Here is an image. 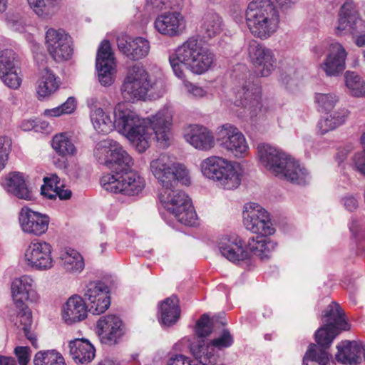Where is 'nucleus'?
Here are the masks:
<instances>
[{"instance_id":"8fccbe9b","label":"nucleus","mask_w":365,"mask_h":365,"mask_svg":"<svg viewBox=\"0 0 365 365\" xmlns=\"http://www.w3.org/2000/svg\"><path fill=\"white\" fill-rule=\"evenodd\" d=\"M364 153H358L354 157L355 169L361 174L365 175V132L361 138Z\"/></svg>"},{"instance_id":"4c0bfd02","label":"nucleus","mask_w":365,"mask_h":365,"mask_svg":"<svg viewBox=\"0 0 365 365\" xmlns=\"http://www.w3.org/2000/svg\"><path fill=\"white\" fill-rule=\"evenodd\" d=\"M60 258L64 269L68 272H81L84 268L83 259L75 250H66L61 253Z\"/></svg>"},{"instance_id":"20e7f679","label":"nucleus","mask_w":365,"mask_h":365,"mask_svg":"<svg viewBox=\"0 0 365 365\" xmlns=\"http://www.w3.org/2000/svg\"><path fill=\"white\" fill-rule=\"evenodd\" d=\"M215 60V54L203 46L197 36L189 38L169 56L173 71L180 79L185 77V68L193 73L202 74L211 68Z\"/></svg>"},{"instance_id":"ea45409f","label":"nucleus","mask_w":365,"mask_h":365,"mask_svg":"<svg viewBox=\"0 0 365 365\" xmlns=\"http://www.w3.org/2000/svg\"><path fill=\"white\" fill-rule=\"evenodd\" d=\"M19 309L18 317L19 318L20 327L22 329L24 336L31 342V345L37 349L38 347L36 334L31 331L32 324L31 312L24 304V307H17Z\"/></svg>"},{"instance_id":"b1692460","label":"nucleus","mask_w":365,"mask_h":365,"mask_svg":"<svg viewBox=\"0 0 365 365\" xmlns=\"http://www.w3.org/2000/svg\"><path fill=\"white\" fill-rule=\"evenodd\" d=\"M11 293L16 307H24L25 302H36L38 299L34 280L27 275L21 276L13 281Z\"/></svg>"},{"instance_id":"2eb2a0df","label":"nucleus","mask_w":365,"mask_h":365,"mask_svg":"<svg viewBox=\"0 0 365 365\" xmlns=\"http://www.w3.org/2000/svg\"><path fill=\"white\" fill-rule=\"evenodd\" d=\"M216 138L223 148L237 158L245 157L249 153V145L245 135L231 124L227 123L219 128Z\"/></svg>"},{"instance_id":"423d86ee","label":"nucleus","mask_w":365,"mask_h":365,"mask_svg":"<svg viewBox=\"0 0 365 365\" xmlns=\"http://www.w3.org/2000/svg\"><path fill=\"white\" fill-rule=\"evenodd\" d=\"M266 236L259 234L250 237L247 245L248 251L244 247L242 240L237 235H224L219 239L218 248L222 255L232 262L247 259L251 253L261 259H268L277 244Z\"/></svg>"},{"instance_id":"0eeeda50","label":"nucleus","mask_w":365,"mask_h":365,"mask_svg":"<svg viewBox=\"0 0 365 365\" xmlns=\"http://www.w3.org/2000/svg\"><path fill=\"white\" fill-rule=\"evenodd\" d=\"M247 26L251 34L260 39H267L277 30L279 14L269 0H253L245 11Z\"/></svg>"},{"instance_id":"69168bd1","label":"nucleus","mask_w":365,"mask_h":365,"mask_svg":"<svg viewBox=\"0 0 365 365\" xmlns=\"http://www.w3.org/2000/svg\"><path fill=\"white\" fill-rule=\"evenodd\" d=\"M0 365H16V363L12 357L0 356Z\"/></svg>"},{"instance_id":"f8f14e48","label":"nucleus","mask_w":365,"mask_h":365,"mask_svg":"<svg viewBox=\"0 0 365 365\" xmlns=\"http://www.w3.org/2000/svg\"><path fill=\"white\" fill-rule=\"evenodd\" d=\"M158 82L152 83L143 66L134 65L128 71L120 88L125 101L134 103L143 99L148 92L157 87Z\"/></svg>"},{"instance_id":"864d4df0","label":"nucleus","mask_w":365,"mask_h":365,"mask_svg":"<svg viewBox=\"0 0 365 365\" xmlns=\"http://www.w3.org/2000/svg\"><path fill=\"white\" fill-rule=\"evenodd\" d=\"M362 219L352 217L349 225V230L355 236H359L361 232L365 230V226Z\"/></svg>"},{"instance_id":"4d7b16f0","label":"nucleus","mask_w":365,"mask_h":365,"mask_svg":"<svg viewBox=\"0 0 365 365\" xmlns=\"http://www.w3.org/2000/svg\"><path fill=\"white\" fill-rule=\"evenodd\" d=\"M187 92L196 98H202L206 94V91L202 88L192 83L186 84Z\"/></svg>"},{"instance_id":"052dcab7","label":"nucleus","mask_w":365,"mask_h":365,"mask_svg":"<svg viewBox=\"0 0 365 365\" xmlns=\"http://www.w3.org/2000/svg\"><path fill=\"white\" fill-rule=\"evenodd\" d=\"M37 127V122L32 119H25L22 120L20 125L21 130L24 131L31 130Z\"/></svg>"},{"instance_id":"c85d7f7f","label":"nucleus","mask_w":365,"mask_h":365,"mask_svg":"<svg viewBox=\"0 0 365 365\" xmlns=\"http://www.w3.org/2000/svg\"><path fill=\"white\" fill-rule=\"evenodd\" d=\"M117 44L119 51L133 61L145 57L150 51L149 41L143 37L118 38Z\"/></svg>"},{"instance_id":"f704fd0d","label":"nucleus","mask_w":365,"mask_h":365,"mask_svg":"<svg viewBox=\"0 0 365 365\" xmlns=\"http://www.w3.org/2000/svg\"><path fill=\"white\" fill-rule=\"evenodd\" d=\"M160 323L164 327H172L177 323L180 317L179 301L175 295H172L161 302L160 305Z\"/></svg>"},{"instance_id":"680f3d73","label":"nucleus","mask_w":365,"mask_h":365,"mask_svg":"<svg viewBox=\"0 0 365 365\" xmlns=\"http://www.w3.org/2000/svg\"><path fill=\"white\" fill-rule=\"evenodd\" d=\"M56 195L58 196L61 200H68L71 197V191L69 189H64V186L59 187L54 190Z\"/></svg>"},{"instance_id":"2f4dec72","label":"nucleus","mask_w":365,"mask_h":365,"mask_svg":"<svg viewBox=\"0 0 365 365\" xmlns=\"http://www.w3.org/2000/svg\"><path fill=\"white\" fill-rule=\"evenodd\" d=\"M4 186L7 192L16 197L25 200H32L34 195L26 183L24 175L19 172L9 173L5 178Z\"/></svg>"},{"instance_id":"49530a36","label":"nucleus","mask_w":365,"mask_h":365,"mask_svg":"<svg viewBox=\"0 0 365 365\" xmlns=\"http://www.w3.org/2000/svg\"><path fill=\"white\" fill-rule=\"evenodd\" d=\"M338 101L337 96L334 93H316L315 102L322 110H331Z\"/></svg>"},{"instance_id":"bb28decb","label":"nucleus","mask_w":365,"mask_h":365,"mask_svg":"<svg viewBox=\"0 0 365 365\" xmlns=\"http://www.w3.org/2000/svg\"><path fill=\"white\" fill-rule=\"evenodd\" d=\"M184 138L195 148L209 150L215 145V138L207 128L199 125H190L184 131Z\"/></svg>"},{"instance_id":"5fc2aeb1","label":"nucleus","mask_w":365,"mask_h":365,"mask_svg":"<svg viewBox=\"0 0 365 365\" xmlns=\"http://www.w3.org/2000/svg\"><path fill=\"white\" fill-rule=\"evenodd\" d=\"M44 183L46 186L49 187L51 190L53 191L58 189L59 187L63 186V183L61 182V179L56 174H51L50 176L45 177L43 178Z\"/></svg>"},{"instance_id":"9d476101","label":"nucleus","mask_w":365,"mask_h":365,"mask_svg":"<svg viewBox=\"0 0 365 365\" xmlns=\"http://www.w3.org/2000/svg\"><path fill=\"white\" fill-rule=\"evenodd\" d=\"M150 169L154 177L163 187V190L172 188L178 182L182 185L190 184L188 171L185 167L180 163H174L169 156L161 154L150 163Z\"/></svg>"},{"instance_id":"6ab92c4d","label":"nucleus","mask_w":365,"mask_h":365,"mask_svg":"<svg viewBox=\"0 0 365 365\" xmlns=\"http://www.w3.org/2000/svg\"><path fill=\"white\" fill-rule=\"evenodd\" d=\"M109 287L101 281L89 282L85 289L84 297L88 302V311L93 314H101L110 305Z\"/></svg>"},{"instance_id":"9b49d317","label":"nucleus","mask_w":365,"mask_h":365,"mask_svg":"<svg viewBox=\"0 0 365 365\" xmlns=\"http://www.w3.org/2000/svg\"><path fill=\"white\" fill-rule=\"evenodd\" d=\"M175 187L163 190L159 194L160 202L180 223L195 225L197 216L190 199L185 192Z\"/></svg>"},{"instance_id":"412c9836","label":"nucleus","mask_w":365,"mask_h":365,"mask_svg":"<svg viewBox=\"0 0 365 365\" xmlns=\"http://www.w3.org/2000/svg\"><path fill=\"white\" fill-rule=\"evenodd\" d=\"M49 217L24 207L19 213V223L24 232L36 236L44 234L48 227Z\"/></svg>"},{"instance_id":"5701e85b","label":"nucleus","mask_w":365,"mask_h":365,"mask_svg":"<svg viewBox=\"0 0 365 365\" xmlns=\"http://www.w3.org/2000/svg\"><path fill=\"white\" fill-rule=\"evenodd\" d=\"M97 332L102 342L115 344L123 336L122 320L115 314L101 317L97 322Z\"/></svg>"},{"instance_id":"1a4fd4ad","label":"nucleus","mask_w":365,"mask_h":365,"mask_svg":"<svg viewBox=\"0 0 365 365\" xmlns=\"http://www.w3.org/2000/svg\"><path fill=\"white\" fill-rule=\"evenodd\" d=\"M212 331V322L207 314H203L197 321L195 333L199 339L190 343V351L196 361L202 365H216L220 360L222 354L203 338Z\"/></svg>"},{"instance_id":"72a5a7b5","label":"nucleus","mask_w":365,"mask_h":365,"mask_svg":"<svg viewBox=\"0 0 365 365\" xmlns=\"http://www.w3.org/2000/svg\"><path fill=\"white\" fill-rule=\"evenodd\" d=\"M224 24L221 16L216 12H206L201 22L200 34L202 39L207 42L220 35L223 31Z\"/></svg>"},{"instance_id":"6e6d98bb","label":"nucleus","mask_w":365,"mask_h":365,"mask_svg":"<svg viewBox=\"0 0 365 365\" xmlns=\"http://www.w3.org/2000/svg\"><path fill=\"white\" fill-rule=\"evenodd\" d=\"M344 207L350 211L353 212L358 207V200L353 195H346L341 199Z\"/></svg>"},{"instance_id":"aec40b11","label":"nucleus","mask_w":365,"mask_h":365,"mask_svg":"<svg viewBox=\"0 0 365 365\" xmlns=\"http://www.w3.org/2000/svg\"><path fill=\"white\" fill-rule=\"evenodd\" d=\"M96 67L100 83L103 86H110L113 82L115 58L110 42L103 40L98 49Z\"/></svg>"},{"instance_id":"f3484780","label":"nucleus","mask_w":365,"mask_h":365,"mask_svg":"<svg viewBox=\"0 0 365 365\" xmlns=\"http://www.w3.org/2000/svg\"><path fill=\"white\" fill-rule=\"evenodd\" d=\"M51 245L42 240L32 242L25 251L26 264L36 270H48L53 267Z\"/></svg>"},{"instance_id":"774afa93","label":"nucleus","mask_w":365,"mask_h":365,"mask_svg":"<svg viewBox=\"0 0 365 365\" xmlns=\"http://www.w3.org/2000/svg\"><path fill=\"white\" fill-rule=\"evenodd\" d=\"M98 365H118L113 360L109 358H105L101 361Z\"/></svg>"},{"instance_id":"393cba45","label":"nucleus","mask_w":365,"mask_h":365,"mask_svg":"<svg viewBox=\"0 0 365 365\" xmlns=\"http://www.w3.org/2000/svg\"><path fill=\"white\" fill-rule=\"evenodd\" d=\"M154 26L160 34L173 37L182 32L185 27V21L180 12H165L158 16Z\"/></svg>"},{"instance_id":"0e129e2a","label":"nucleus","mask_w":365,"mask_h":365,"mask_svg":"<svg viewBox=\"0 0 365 365\" xmlns=\"http://www.w3.org/2000/svg\"><path fill=\"white\" fill-rule=\"evenodd\" d=\"M327 50V46L324 43H320L315 46L313 48V52L317 58H320L325 53Z\"/></svg>"},{"instance_id":"f257e3e1","label":"nucleus","mask_w":365,"mask_h":365,"mask_svg":"<svg viewBox=\"0 0 365 365\" xmlns=\"http://www.w3.org/2000/svg\"><path fill=\"white\" fill-rule=\"evenodd\" d=\"M96 160L111 170L101 179L102 187L107 191L135 196L145 187V182L136 171L131 169V156L120 143L113 139L98 142L94 149Z\"/></svg>"},{"instance_id":"a211bd4d","label":"nucleus","mask_w":365,"mask_h":365,"mask_svg":"<svg viewBox=\"0 0 365 365\" xmlns=\"http://www.w3.org/2000/svg\"><path fill=\"white\" fill-rule=\"evenodd\" d=\"M46 44L56 61L68 60L73 54L71 38L62 29H49L46 34Z\"/></svg>"},{"instance_id":"c756f323","label":"nucleus","mask_w":365,"mask_h":365,"mask_svg":"<svg viewBox=\"0 0 365 365\" xmlns=\"http://www.w3.org/2000/svg\"><path fill=\"white\" fill-rule=\"evenodd\" d=\"M361 22L359 13L354 1H347L340 8L339 11L338 24L335 33L339 36L347 29L354 31L357 25Z\"/></svg>"},{"instance_id":"cd10ccee","label":"nucleus","mask_w":365,"mask_h":365,"mask_svg":"<svg viewBox=\"0 0 365 365\" xmlns=\"http://www.w3.org/2000/svg\"><path fill=\"white\" fill-rule=\"evenodd\" d=\"M336 354L337 361L346 365H357L361 361V355L365 360V345L356 341H344L337 345Z\"/></svg>"},{"instance_id":"bf43d9fd","label":"nucleus","mask_w":365,"mask_h":365,"mask_svg":"<svg viewBox=\"0 0 365 365\" xmlns=\"http://www.w3.org/2000/svg\"><path fill=\"white\" fill-rule=\"evenodd\" d=\"M168 0H149L147 2V6L151 7L157 11H160L168 7Z\"/></svg>"},{"instance_id":"ddd939ff","label":"nucleus","mask_w":365,"mask_h":365,"mask_svg":"<svg viewBox=\"0 0 365 365\" xmlns=\"http://www.w3.org/2000/svg\"><path fill=\"white\" fill-rule=\"evenodd\" d=\"M243 222L247 230L255 234L271 235L275 232L268 212L255 202L245 205Z\"/></svg>"},{"instance_id":"09e8293b","label":"nucleus","mask_w":365,"mask_h":365,"mask_svg":"<svg viewBox=\"0 0 365 365\" xmlns=\"http://www.w3.org/2000/svg\"><path fill=\"white\" fill-rule=\"evenodd\" d=\"M11 141L7 137H0V171L2 170L8 160L11 150Z\"/></svg>"},{"instance_id":"37998d69","label":"nucleus","mask_w":365,"mask_h":365,"mask_svg":"<svg viewBox=\"0 0 365 365\" xmlns=\"http://www.w3.org/2000/svg\"><path fill=\"white\" fill-rule=\"evenodd\" d=\"M58 86L55 75L51 71L46 70L37 89L38 98H44L49 96L58 88Z\"/></svg>"},{"instance_id":"a19ab883","label":"nucleus","mask_w":365,"mask_h":365,"mask_svg":"<svg viewBox=\"0 0 365 365\" xmlns=\"http://www.w3.org/2000/svg\"><path fill=\"white\" fill-rule=\"evenodd\" d=\"M52 147L61 156L73 155L76 148L66 133L56 135L52 140Z\"/></svg>"},{"instance_id":"e2e57ef3","label":"nucleus","mask_w":365,"mask_h":365,"mask_svg":"<svg viewBox=\"0 0 365 365\" xmlns=\"http://www.w3.org/2000/svg\"><path fill=\"white\" fill-rule=\"evenodd\" d=\"M61 111H62V110H61V108H60V106H59L56 107V108H52V109L45 110L44 115H48V116L56 117V116H59V115L63 114V113L61 112Z\"/></svg>"},{"instance_id":"473e14b6","label":"nucleus","mask_w":365,"mask_h":365,"mask_svg":"<svg viewBox=\"0 0 365 365\" xmlns=\"http://www.w3.org/2000/svg\"><path fill=\"white\" fill-rule=\"evenodd\" d=\"M69 354L76 363L88 364L95 356L94 346L86 339H75L68 343Z\"/></svg>"},{"instance_id":"6e6552de","label":"nucleus","mask_w":365,"mask_h":365,"mask_svg":"<svg viewBox=\"0 0 365 365\" xmlns=\"http://www.w3.org/2000/svg\"><path fill=\"white\" fill-rule=\"evenodd\" d=\"M203 175L216 182L225 190H234L241 183V175L237 170L238 164L223 158L211 156L205 159L200 165Z\"/></svg>"},{"instance_id":"de8ad7c7","label":"nucleus","mask_w":365,"mask_h":365,"mask_svg":"<svg viewBox=\"0 0 365 365\" xmlns=\"http://www.w3.org/2000/svg\"><path fill=\"white\" fill-rule=\"evenodd\" d=\"M6 26L14 31L24 32L26 23L24 18L18 14H9L6 18Z\"/></svg>"},{"instance_id":"dca6fc26","label":"nucleus","mask_w":365,"mask_h":365,"mask_svg":"<svg viewBox=\"0 0 365 365\" xmlns=\"http://www.w3.org/2000/svg\"><path fill=\"white\" fill-rule=\"evenodd\" d=\"M248 54L257 76H269L275 69L276 59L272 51L257 41L250 42Z\"/></svg>"},{"instance_id":"4468645a","label":"nucleus","mask_w":365,"mask_h":365,"mask_svg":"<svg viewBox=\"0 0 365 365\" xmlns=\"http://www.w3.org/2000/svg\"><path fill=\"white\" fill-rule=\"evenodd\" d=\"M236 106H242L252 120L260 118L262 113L261 88L258 83L246 82L236 93Z\"/></svg>"},{"instance_id":"4be33fe9","label":"nucleus","mask_w":365,"mask_h":365,"mask_svg":"<svg viewBox=\"0 0 365 365\" xmlns=\"http://www.w3.org/2000/svg\"><path fill=\"white\" fill-rule=\"evenodd\" d=\"M16 56L11 49L0 51V78L9 88L17 89L21 84V78L17 72Z\"/></svg>"},{"instance_id":"79ce46f5","label":"nucleus","mask_w":365,"mask_h":365,"mask_svg":"<svg viewBox=\"0 0 365 365\" xmlns=\"http://www.w3.org/2000/svg\"><path fill=\"white\" fill-rule=\"evenodd\" d=\"M34 365H66L63 356L56 350L39 351L34 358Z\"/></svg>"},{"instance_id":"7ed1b4c3","label":"nucleus","mask_w":365,"mask_h":365,"mask_svg":"<svg viewBox=\"0 0 365 365\" xmlns=\"http://www.w3.org/2000/svg\"><path fill=\"white\" fill-rule=\"evenodd\" d=\"M324 325L316 331L317 344H311L303 358V365H327L329 355L327 349L341 330H349L345 313L339 304L333 302L323 315Z\"/></svg>"},{"instance_id":"58836bf2","label":"nucleus","mask_w":365,"mask_h":365,"mask_svg":"<svg viewBox=\"0 0 365 365\" xmlns=\"http://www.w3.org/2000/svg\"><path fill=\"white\" fill-rule=\"evenodd\" d=\"M348 114L349 112L344 109L339 112H334L321 119L317 125L321 134L324 135L344 123Z\"/></svg>"},{"instance_id":"c9c22d12","label":"nucleus","mask_w":365,"mask_h":365,"mask_svg":"<svg viewBox=\"0 0 365 365\" xmlns=\"http://www.w3.org/2000/svg\"><path fill=\"white\" fill-rule=\"evenodd\" d=\"M30 8L40 18L51 19L58 10L61 0H27Z\"/></svg>"},{"instance_id":"39448f33","label":"nucleus","mask_w":365,"mask_h":365,"mask_svg":"<svg viewBox=\"0 0 365 365\" xmlns=\"http://www.w3.org/2000/svg\"><path fill=\"white\" fill-rule=\"evenodd\" d=\"M262 165L275 176L291 183L304 185L310 177L307 169L284 152L267 144L257 147Z\"/></svg>"},{"instance_id":"c03bdc74","label":"nucleus","mask_w":365,"mask_h":365,"mask_svg":"<svg viewBox=\"0 0 365 365\" xmlns=\"http://www.w3.org/2000/svg\"><path fill=\"white\" fill-rule=\"evenodd\" d=\"M345 83L352 96H365V81L355 72L347 71L346 73Z\"/></svg>"},{"instance_id":"a878e982","label":"nucleus","mask_w":365,"mask_h":365,"mask_svg":"<svg viewBox=\"0 0 365 365\" xmlns=\"http://www.w3.org/2000/svg\"><path fill=\"white\" fill-rule=\"evenodd\" d=\"M346 52L341 44L334 42L329 45V53L321 68L328 76H337L345 69Z\"/></svg>"},{"instance_id":"13d9d810","label":"nucleus","mask_w":365,"mask_h":365,"mask_svg":"<svg viewBox=\"0 0 365 365\" xmlns=\"http://www.w3.org/2000/svg\"><path fill=\"white\" fill-rule=\"evenodd\" d=\"M76 99L73 97H69L66 102L60 106L63 114L71 113L76 108Z\"/></svg>"},{"instance_id":"a18cd8bd","label":"nucleus","mask_w":365,"mask_h":365,"mask_svg":"<svg viewBox=\"0 0 365 365\" xmlns=\"http://www.w3.org/2000/svg\"><path fill=\"white\" fill-rule=\"evenodd\" d=\"M219 353L224 349L230 347L234 343L232 335L227 329H223L220 334L209 341Z\"/></svg>"},{"instance_id":"e433bc0d","label":"nucleus","mask_w":365,"mask_h":365,"mask_svg":"<svg viewBox=\"0 0 365 365\" xmlns=\"http://www.w3.org/2000/svg\"><path fill=\"white\" fill-rule=\"evenodd\" d=\"M91 120L94 129L99 133L108 134L113 129V121L110 116L106 113L101 108H91Z\"/></svg>"},{"instance_id":"603ef678","label":"nucleus","mask_w":365,"mask_h":365,"mask_svg":"<svg viewBox=\"0 0 365 365\" xmlns=\"http://www.w3.org/2000/svg\"><path fill=\"white\" fill-rule=\"evenodd\" d=\"M14 354L18 359L19 365H27L31 358V350L29 346H16Z\"/></svg>"},{"instance_id":"7c9ffc66","label":"nucleus","mask_w":365,"mask_h":365,"mask_svg":"<svg viewBox=\"0 0 365 365\" xmlns=\"http://www.w3.org/2000/svg\"><path fill=\"white\" fill-rule=\"evenodd\" d=\"M87 307L82 297L73 295L63 306L62 317L67 324L83 320L87 316Z\"/></svg>"},{"instance_id":"338daca9","label":"nucleus","mask_w":365,"mask_h":365,"mask_svg":"<svg viewBox=\"0 0 365 365\" xmlns=\"http://www.w3.org/2000/svg\"><path fill=\"white\" fill-rule=\"evenodd\" d=\"M355 43L359 47L365 46V33L361 34L356 37Z\"/></svg>"},{"instance_id":"f03ea898","label":"nucleus","mask_w":365,"mask_h":365,"mask_svg":"<svg viewBox=\"0 0 365 365\" xmlns=\"http://www.w3.org/2000/svg\"><path fill=\"white\" fill-rule=\"evenodd\" d=\"M114 115L113 128L124 135L139 153H143L149 148L151 130L160 146H168L173 121V111L169 107L160 109L148 118L149 122L122 105L115 108Z\"/></svg>"},{"instance_id":"3c124183","label":"nucleus","mask_w":365,"mask_h":365,"mask_svg":"<svg viewBox=\"0 0 365 365\" xmlns=\"http://www.w3.org/2000/svg\"><path fill=\"white\" fill-rule=\"evenodd\" d=\"M167 365H197V364L185 355L171 354L168 356Z\"/></svg>"}]
</instances>
